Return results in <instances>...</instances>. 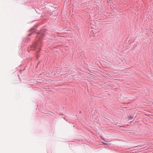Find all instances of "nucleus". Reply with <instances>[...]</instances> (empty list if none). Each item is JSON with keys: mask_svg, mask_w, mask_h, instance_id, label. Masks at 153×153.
<instances>
[{"mask_svg": "<svg viewBox=\"0 0 153 153\" xmlns=\"http://www.w3.org/2000/svg\"><path fill=\"white\" fill-rule=\"evenodd\" d=\"M36 45H37V43L36 42L35 43L33 44L31 46V49L32 50H33L34 49H33L35 48L36 47Z\"/></svg>", "mask_w": 153, "mask_h": 153, "instance_id": "1", "label": "nucleus"}, {"mask_svg": "<svg viewBox=\"0 0 153 153\" xmlns=\"http://www.w3.org/2000/svg\"><path fill=\"white\" fill-rule=\"evenodd\" d=\"M103 143L106 145H108L110 144L109 142L106 141H105V142H103Z\"/></svg>", "mask_w": 153, "mask_h": 153, "instance_id": "2", "label": "nucleus"}, {"mask_svg": "<svg viewBox=\"0 0 153 153\" xmlns=\"http://www.w3.org/2000/svg\"><path fill=\"white\" fill-rule=\"evenodd\" d=\"M133 118V117L132 116H130L129 117V120H130L132 119Z\"/></svg>", "mask_w": 153, "mask_h": 153, "instance_id": "3", "label": "nucleus"}, {"mask_svg": "<svg viewBox=\"0 0 153 153\" xmlns=\"http://www.w3.org/2000/svg\"><path fill=\"white\" fill-rule=\"evenodd\" d=\"M108 1H110L111 0H107Z\"/></svg>", "mask_w": 153, "mask_h": 153, "instance_id": "4", "label": "nucleus"}]
</instances>
